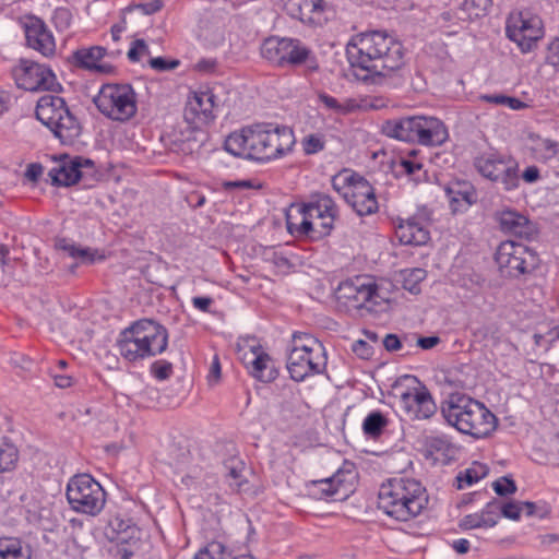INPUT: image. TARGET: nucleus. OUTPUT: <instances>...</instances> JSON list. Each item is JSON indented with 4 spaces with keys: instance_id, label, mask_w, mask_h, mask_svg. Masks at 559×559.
<instances>
[{
    "instance_id": "obj_33",
    "label": "nucleus",
    "mask_w": 559,
    "mask_h": 559,
    "mask_svg": "<svg viewBox=\"0 0 559 559\" xmlns=\"http://www.w3.org/2000/svg\"><path fill=\"white\" fill-rule=\"evenodd\" d=\"M489 473V468L486 464L477 461L473 462L467 468L460 471L455 477L457 483V489H464L465 487L472 486L485 478Z\"/></svg>"
},
{
    "instance_id": "obj_27",
    "label": "nucleus",
    "mask_w": 559,
    "mask_h": 559,
    "mask_svg": "<svg viewBox=\"0 0 559 559\" xmlns=\"http://www.w3.org/2000/svg\"><path fill=\"white\" fill-rule=\"evenodd\" d=\"M250 357L248 353L243 354V361L249 369V372L262 382H272L277 376L278 371L269 354L263 352L260 345H252L250 347Z\"/></svg>"
},
{
    "instance_id": "obj_47",
    "label": "nucleus",
    "mask_w": 559,
    "mask_h": 559,
    "mask_svg": "<svg viewBox=\"0 0 559 559\" xmlns=\"http://www.w3.org/2000/svg\"><path fill=\"white\" fill-rule=\"evenodd\" d=\"M148 46L146 45L144 39H135L132 41L131 48L129 49L127 56L131 62H139L141 59V55H148Z\"/></svg>"
},
{
    "instance_id": "obj_8",
    "label": "nucleus",
    "mask_w": 559,
    "mask_h": 559,
    "mask_svg": "<svg viewBox=\"0 0 559 559\" xmlns=\"http://www.w3.org/2000/svg\"><path fill=\"white\" fill-rule=\"evenodd\" d=\"M35 116L62 144H73L81 135V122L60 96H41Z\"/></svg>"
},
{
    "instance_id": "obj_2",
    "label": "nucleus",
    "mask_w": 559,
    "mask_h": 559,
    "mask_svg": "<svg viewBox=\"0 0 559 559\" xmlns=\"http://www.w3.org/2000/svg\"><path fill=\"white\" fill-rule=\"evenodd\" d=\"M295 142L294 131L287 126L255 123L231 132L224 148L236 157L266 163L292 152Z\"/></svg>"
},
{
    "instance_id": "obj_5",
    "label": "nucleus",
    "mask_w": 559,
    "mask_h": 559,
    "mask_svg": "<svg viewBox=\"0 0 559 559\" xmlns=\"http://www.w3.org/2000/svg\"><path fill=\"white\" fill-rule=\"evenodd\" d=\"M297 213L298 216L287 215L288 231L296 237L319 240L331 234L338 209L330 195L317 193L308 203L298 205Z\"/></svg>"
},
{
    "instance_id": "obj_58",
    "label": "nucleus",
    "mask_w": 559,
    "mask_h": 559,
    "mask_svg": "<svg viewBox=\"0 0 559 559\" xmlns=\"http://www.w3.org/2000/svg\"><path fill=\"white\" fill-rule=\"evenodd\" d=\"M382 344L388 352H396L402 348V342L396 334H386L382 340Z\"/></svg>"
},
{
    "instance_id": "obj_6",
    "label": "nucleus",
    "mask_w": 559,
    "mask_h": 559,
    "mask_svg": "<svg viewBox=\"0 0 559 559\" xmlns=\"http://www.w3.org/2000/svg\"><path fill=\"white\" fill-rule=\"evenodd\" d=\"M381 131L389 138L424 146H440L449 139L443 121L432 116L389 119L382 123Z\"/></svg>"
},
{
    "instance_id": "obj_26",
    "label": "nucleus",
    "mask_w": 559,
    "mask_h": 559,
    "mask_svg": "<svg viewBox=\"0 0 559 559\" xmlns=\"http://www.w3.org/2000/svg\"><path fill=\"white\" fill-rule=\"evenodd\" d=\"M286 13L306 25H320L324 20V0H282Z\"/></svg>"
},
{
    "instance_id": "obj_21",
    "label": "nucleus",
    "mask_w": 559,
    "mask_h": 559,
    "mask_svg": "<svg viewBox=\"0 0 559 559\" xmlns=\"http://www.w3.org/2000/svg\"><path fill=\"white\" fill-rule=\"evenodd\" d=\"M216 96L212 91L194 92L188 98L185 107L183 117L190 124L209 123L214 120V108L216 107Z\"/></svg>"
},
{
    "instance_id": "obj_60",
    "label": "nucleus",
    "mask_w": 559,
    "mask_h": 559,
    "mask_svg": "<svg viewBox=\"0 0 559 559\" xmlns=\"http://www.w3.org/2000/svg\"><path fill=\"white\" fill-rule=\"evenodd\" d=\"M192 305L194 308L202 312H209L213 304V298L207 296H195L192 298Z\"/></svg>"
},
{
    "instance_id": "obj_61",
    "label": "nucleus",
    "mask_w": 559,
    "mask_h": 559,
    "mask_svg": "<svg viewBox=\"0 0 559 559\" xmlns=\"http://www.w3.org/2000/svg\"><path fill=\"white\" fill-rule=\"evenodd\" d=\"M217 67L216 59H201L195 63V69L202 73H212Z\"/></svg>"
},
{
    "instance_id": "obj_37",
    "label": "nucleus",
    "mask_w": 559,
    "mask_h": 559,
    "mask_svg": "<svg viewBox=\"0 0 559 559\" xmlns=\"http://www.w3.org/2000/svg\"><path fill=\"white\" fill-rule=\"evenodd\" d=\"M388 425L389 419L386 416L380 411H373L364 419L362 431L367 437L377 439L382 435Z\"/></svg>"
},
{
    "instance_id": "obj_9",
    "label": "nucleus",
    "mask_w": 559,
    "mask_h": 559,
    "mask_svg": "<svg viewBox=\"0 0 559 559\" xmlns=\"http://www.w3.org/2000/svg\"><path fill=\"white\" fill-rule=\"evenodd\" d=\"M260 52L263 59L278 68L305 66L309 72L319 70L313 51L297 38L270 36L263 40Z\"/></svg>"
},
{
    "instance_id": "obj_39",
    "label": "nucleus",
    "mask_w": 559,
    "mask_h": 559,
    "mask_svg": "<svg viewBox=\"0 0 559 559\" xmlns=\"http://www.w3.org/2000/svg\"><path fill=\"white\" fill-rule=\"evenodd\" d=\"M532 151L539 160L552 159L559 152V143L550 139L537 138L533 140Z\"/></svg>"
},
{
    "instance_id": "obj_24",
    "label": "nucleus",
    "mask_w": 559,
    "mask_h": 559,
    "mask_svg": "<svg viewBox=\"0 0 559 559\" xmlns=\"http://www.w3.org/2000/svg\"><path fill=\"white\" fill-rule=\"evenodd\" d=\"M24 32L27 47L47 58L55 56V37L43 20L38 17L29 19L25 23Z\"/></svg>"
},
{
    "instance_id": "obj_40",
    "label": "nucleus",
    "mask_w": 559,
    "mask_h": 559,
    "mask_svg": "<svg viewBox=\"0 0 559 559\" xmlns=\"http://www.w3.org/2000/svg\"><path fill=\"white\" fill-rule=\"evenodd\" d=\"M227 548L221 542L209 543L192 559H227Z\"/></svg>"
},
{
    "instance_id": "obj_28",
    "label": "nucleus",
    "mask_w": 559,
    "mask_h": 559,
    "mask_svg": "<svg viewBox=\"0 0 559 559\" xmlns=\"http://www.w3.org/2000/svg\"><path fill=\"white\" fill-rule=\"evenodd\" d=\"M343 476L342 472H337L331 477L310 481L307 484L309 495L316 499L342 500L346 498L350 488L345 486Z\"/></svg>"
},
{
    "instance_id": "obj_19",
    "label": "nucleus",
    "mask_w": 559,
    "mask_h": 559,
    "mask_svg": "<svg viewBox=\"0 0 559 559\" xmlns=\"http://www.w3.org/2000/svg\"><path fill=\"white\" fill-rule=\"evenodd\" d=\"M431 212L427 207L418 211L406 219H399L395 236L402 245L423 246L430 239L429 225Z\"/></svg>"
},
{
    "instance_id": "obj_42",
    "label": "nucleus",
    "mask_w": 559,
    "mask_h": 559,
    "mask_svg": "<svg viewBox=\"0 0 559 559\" xmlns=\"http://www.w3.org/2000/svg\"><path fill=\"white\" fill-rule=\"evenodd\" d=\"M492 0H463L461 11L465 12L468 19L484 15L491 5Z\"/></svg>"
},
{
    "instance_id": "obj_43",
    "label": "nucleus",
    "mask_w": 559,
    "mask_h": 559,
    "mask_svg": "<svg viewBox=\"0 0 559 559\" xmlns=\"http://www.w3.org/2000/svg\"><path fill=\"white\" fill-rule=\"evenodd\" d=\"M301 144L306 155H313L324 150L325 140L322 134L311 133L302 139Z\"/></svg>"
},
{
    "instance_id": "obj_44",
    "label": "nucleus",
    "mask_w": 559,
    "mask_h": 559,
    "mask_svg": "<svg viewBox=\"0 0 559 559\" xmlns=\"http://www.w3.org/2000/svg\"><path fill=\"white\" fill-rule=\"evenodd\" d=\"M417 152L412 150L407 157H403L400 160L401 171L408 176H416L423 169V164L416 159Z\"/></svg>"
},
{
    "instance_id": "obj_38",
    "label": "nucleus",
    "mask_w": 559,
    "mask_h": 559,
    "mask_svg": "<svg viewBox=\"0 0 559 559\" xmlns=\"http://www.w3.org/2000/svg\"><path fill=\"white\" fill-rule=\"evenodd\" d=\"M427 272L421 267L405 269L400 271V281L404 289L412 294L420 292V283L426 278Z\"/></svg>"
},
{
    "instance_id": "obj_55",
    "label": "nucleus",
    "mask_w": 559,
    "mask_h": 559,
    "mask_svg": "<svg viewBox=\"0 0 559 559\" xmlns=\"http://www.w3.org/2000/svg\"><path fill=\"white\" fill-rule=\"evenodd\" d=\"M164 3L163 0H148L145 2H142L138 5V8L144 13V14H154L162 10Z\"/></svg>"
},
{
    "instance_id": "obj_64",
    "label": "nucleus",
    "mask_w": 559,
    "mask_h": 559,
    "mask_svg": "<svg viewBox=\"0 0 559 559\" xmlns=\"http://www.w3.org/2000/svg\"><path fill=\"white\" fill-rule=\"evenodd\" d=\"M52 378L55 384L61 389L70 388L73 384V378L68 374H53Z\"/></svg>"
},
{
    "instance_id": "obj_11",
    "label": "nucleus",
    "mask_w": 559,
    "mask_h": 559,
    "mask_svg": "<svg viewBox=\"0 0 559 559\" xmlns=\"http://www.w3.org/2000/svg\"><path fill=\"white\" fill-rule=\"evenodd\" d=\"M332 187L359 216L378 212L379 203L373 186L361 175L343 169L332 177Z\"/></svg>"
},
{
    "instance_id": "obj_25",
    "label": "nucleus",
    "mask_w": 559,
    "mask_h": 559,
    "mask_svg": "<svg viewBox=\"0 0 559 559\" xmlns=\"http://www.w3.org/2000/svg\"><path fill=\"white\" fill-rule=\"evenodd\" d=\"M143 340V346L147 357H154L164 353L168 346L167 329L153 319H140L135 321Z\"/></svg>"
},
{
    "instance_id": "obj_45",
    "label": "nucleus",
    "mask_w": 559,
    "mask_h": 559,
    "mask_svg": "<svg viewBox=\"0 0 559 559\" xmlns=\"http://www.w3.org/2000/svg\"><path fill=\"white\" fill-rule=\"evenodd\" d=\"M492 488L495 492L500 497L513 495L518 489L515 481L508 476H502L493 481Z\"/></svg>"
},
{
    "instance_id": "obj_51",
    "label": "nucleus",
    "mask_w": 559,
    "mask_h": 559,
    "mask_svg": "<svg viewBox=\"0 0 559 559\" xmlns=\"http://www.w3.org/2000/svg\"><path fill=\"white\" fill-rule=\"evenodd\" d=\"M112 555L116 559H132L135 552L128 542H122L116 545Z\"/></svg>"
},
{
    "instance_id": "obj_1",
    "label": "nucleus",
    "mask_w": 559,
    "mask_h": 559,
    "mask_svg": "<svg viewBox=\"0 0 559 559\" xmlns=\"http://www.w3.org/2000/svg\"><path fill=\"white\" fill-rule=\"evenodd\" d=\"M346 57L357 81L380 85L404 67L405 48L385 31H368L350 37Z\"/></svg>"
},
{
    "instance_id": "obj_50",
    "label": "nucleus",
    "mask_w": 559,
    "mask_h": 559,
    "mask_svg": "<svg viewBox=\"0 0 559 559\" xmlns=\"http://www.w3.org/2000/svg\"><path fill=\"white\" fill-rule=\"evenodd\" d=\"M56 26L60 29H67L72 21L71 12L68 9L59 8L53 13Z\"/></svg>"
},
{
    "instance_id": "obj_36",
    "label": "nucleus",
    "mask_w": 559,
    "mask_h": 559,
    "mask_svg": "<svg viewBox=\"0 0 559 559\" xmlns=\"http://www.w3.org/2000/svg\"><path fill=\"white\" fill-rule=\"evenodd\" d=\"M58 247L67 252L71 258L79 259L83 263H94L97 259L104 260L105 257L103 254H98L97 250H93L91 248H82L76 246L75 243L69 242L67 239H61L58 242Z\"/></svg>"
},
{
    "instance_id": "obj_10",
    "label": "nucleus",
    "mask_w": 559,
    "mask_h": 559,
    "mask_svg": "<svg viewBox=\"0 0 559 559\" xmlns=\"http://www.w3.org/2000/svg\"><path fill=\"white\" fill-rule=\"evenodd\" d=\"M392 394L411 420H425L437 413V404L428 388L417 377L405 374L392 385Z\"/></svg>"
},
{
    "instance_id": "obj_59",
    "label": "nucleus",
    "mask_w": 559,
    "mask_h": 559,
    "mask_svg": "<svg viewBox=\"0 0 559 559\" xmlns=\"http://www.w3.org/2000/svg\"><path fill=\"white\" fill-rule=\"evenodd\" d=\"M523 179L526 183H535L540 179V173L537 166H528L524 169L520 179Z\"/></svg>"
},
{
    "instance_id": "obj_14",
    "label": "nucleus",
    "mask_w": 559,
    "mask_h": 559,
    "mask_svg": "<svg viewBox=\"0 0 559 559\" xmlns=\"http://www.w3.org/2000/svg\"><path fill=\"white\" fill-rule=\"evenodd\" d=\"M97 109L107 118L128 121L136 114V95L129 84H105L94 98Z\"/></svg>"
},
{
    "instance_id": "obj_16",
    "label": "nucleus",
    "mask_w": 559,
    "mask_h": 559,
    "mask_svg": "<svg viewBox=\"0 0 559 559\" xmlns=\"http://www.w3.org/2000/svg\"><path fill=\"white\" fill-rule=\"evenodd\" d=\"M379 297L378 285L373 277L358 275L340 283L335 290V298L340 308L345 311L368 309L377 305Z\"/></svg>"
},
{
    "instance_id": "obj_20",
    "label": "nucleus",
    "mask_w": 559,
    "mask_h": 559,
    "mask_svg": "<svg viewBox=\"0 0 559 559\" xmlns=\"http://www.w3.org/2000/svg\"><path fill=\"white\" fill-rule=\"evenodd\" d=\"M83 168L94 170V162L87 158L61 155L57 164L48 171L51 183L57 187H69L84 178Z\"/></svg>"
},
{
    "instance_id": "obj_57",
    "label": "nucleus",
    "mask_w": 559,
    "mask_h": 559,
    "mask_svg": "<svg viewBox=\"0 0 559 559\" xmlns=\"http://www.w3.org/2000/svg\"><path fill=\"white\" fill-rule=\"evenodd\" d=\"M353 352L360 358H368L371 355V346L364 340H358L353 344Z\"/></svg>"
},
{
    "instance_id": "obj_54",
    "label": "nucleus",
    "mask_w": 559,
    "mask_h": 559,
    "mask_svg": "<svg viewBox=\"0 0 559 559\" xmlns=\"http://www.w3.org/2000/svg\"><path fill=\"white\" fill-rule=\"evenodd\" d=\"M319 99L328 109H332L336 112H343L345 110L338 100L331 95L322 93L319 95Z\"/></svg>"
},
{
    "instance_id": "obj_7",
    "label": "nucleus",
    "mask_w": 559,
    "mask_h": 559,
    "mask_svg": "<svg viewBox=\"0 0 559 559\" xmlns=\"http://www.w3.org/2000/svg\"><path fill=\"white\" fill-rule=\"evenodd\" d=\"M326 352L323 344L307 333H294L287 356V370L297 382L320 374L326 368Z\"/></svg>"
},
{
    "instance_id": "obj_34",
    "label": "nucleus",
    "mask_w": 559,
    "mask_h": 559,
    "mask_svg": "<svg viewBox=\"0 0 559 559\" xmlns=\"http://www.w3.org/2000/svg\"><path fill=\"white\" fill-rule=\"evenodd\" d=\"M225 468L227 469L226 477L230 490L233 492L243 490V486L248 483L243 476L245 463L237 457H230L225 462Z\"/></svg>"
},
{
    "instance_id": "obj_35",
    "label": "nucleus",
    "mask_w": 559,
    "mask_h": 559,
    "mask_svg": "<svg viewBox=\"0 0 559 559\" xmlns=\"http://www.w3.org/2000/svg\"><path fill=\"white\" fill-rule=\"evenodd\" d=\"M447 197L451 203L452 210L457 211L456 204L464 201L467 205H472L475 202V190L466 182H456L445 188Z\"/></svg>"
},
{
    "instance_id": "obj_22",
    "label": "nucleus",
    "mask_w": 559,
    "mask_h": 559,
    "mask_svg": "<svg viewBox=\"0 0 559 559\" xmlns=\"http://www.w3.org/2000/svg\"><path fill=\"white\" fill-rule=\"evenodd\" d=\"M495 221L502 233L530 240L537 235L536 224L524 214L506 209L495 213Z\"/></svg>"
},
{
    "instance_id": "obj_4",
    "label": "nucleus",
    "mask_w": 559,
    "mask_h": 559,
    "mask_svg": "<svg viewBox=\"0 0 559 559\" xmlns=\"http://www.w3.org/2000/svg\"><path fill=\"white\" fill-rule=\"evenodd\" d=\"M441 414L450 426L475 439L486 438L497 428V417L466 394H449L441 404Z\"/></svg>"
},
{
    "instance_id": "obj_13",
    "label": "nucleus",
    "mask_w": 559,
    "mask_h": 559,
    "mask_svg": "<svg viewBox=\"0 0 559 559\" xmlns=\"http://www.w3.org/2000/svg\"><path fill=\"white\" fill-rule=\"evenodd\" d=\"M66 496L73 511L91 516L98 515L106 503V491L90 474L71 477Z\"/></svg>"
},
{
    "instance_id": "obj_49",
    "label": "nucleus",
    "mask_w": 559,
    "mask_h": 559,
    "mask_svg": "<svg viewBox=\"0 0 559 559\" xmlns=\"http://www.w3.org/2000/svg\"><path fill=\"white\" fill-rule=\"evenodd\" d=\"M522 513L521 502H507L500 504L499 515L502 514L507 519L519 520Z\"/></svg>"
},
{
    "instance_id": "obj_30",
    "label": "nucleus",
    "mask_w": 559,
    "mask_h": 559,
    "mask_svg": "<svg viewBox=\"0 0 559 559\" xmlns=\"http://www.w3.org/2000/svg\"><path fill=\"white\" fill-rule=\"evenodd\" d=\"M499 509L500 502L492 500L480 512L465 515L460 522V527L462 530L493 527L499 520Z\"/></svg>"
},
{
    "instance_id": "obj_32",
    "label": "nucleus",
    "mask_w": 559,
    "mask_h": 559,
    "mask_svg": "<svg viewBox=\"0 0 559 559\" xmlns=\"http://www.w3.org/2000/svg\"><path fill=\"white\" fill-rule=\"evenodd\" d=\"M31 547L20 538H0V559H31Z\"/></svg>"
},
{
    "instance_id": "obj_29",
    "label": "nucleus",
    "mask_w": 559,
    "mask_h": 559,
    "mask_svg": "<svg viewBox=\"0 0 559 559\" xmlns=\"http://www.w3.org/2000/svg\"><path fill=\"white\" fill-rule=\"evenodd\" d=\"M142 344L143 340L135 321L122 330L117 340L119 354L130 362L148 358Z\"/></svg>"
},
{
    "instance_id": "obj_56",
    "label": "nucleus",
    "mask_w": 559,
    "mask_h": 559,
    "mask_svg": "<svg viewBox=\"0 0 559 559\" xmlns=\"http://www.w3.org/2000/svg\"><path fill=\"white\" fill-rule=\"evenodd\" d=\"M222 188L226 191H230L234 189H252L254 185L251 180H234V181H223Z\"/></svg>"
},
{
    "instance_id": "obj_48",
    "label": "nucleus",
    "mask_w": 559,
    "mask_h": 559,
    "mask_svg": "<svg viewBox=\"0 0 559 559\" xmlns=\"http://www.w3.org/2000/svg\"><path fill=\"white\" fill-rule=\"evenodd\" d=\"M180 64V61L177 59L168 60L163 57H156L152 58L150 60V66L152 69L158 71V72H165L169 70L176 69Z\"/></svg>"
},
{
    "instance_id": "obj_63",
    "label": "nucleus",
    "mask_w": 559,
    "mask_h": 559,
    "mask_svg": "<svg viewBox=\"0 0 559 559\" xmlns=\"http://www.w3.org/2000/svg\"><path fill=\"white\" fill-rule=\"evenodd\" d=\"M440 343L439 336H423L419 337L417 344L423 349H431Z\"/></svg>"
},
{
    "instance_id": "obj_17",
    "label": "nucleus",
    "mask_w": 559,
    "mask_h": 559,
    "mask_svg": "<svg viewBox=\"0 0 559 559\" xmlns=\"http://www.w3.org/2000/svg\"><path fill=\"white\" fill-rule=\"evenodd\" d=\"M12 74L17 87L28 92L50 91L58 93L62 90L52 70L33 60L21 59L19 64L13 68Z\"/></svg>"
},
{
    "instance_id": "obj_52",
    "label": "nucleus",
    "mask_w": 559,
    "mask_h": 559,
    "mask_svg": "<svg viewBox=\"0 0 559 559\" xmlns=\"http://www.w3.org/2000/svg\"><path fill=\"white\" fill-rule=\"evenodd\" d=\"M546 60L548 64L559 69V37L549 44Z\"/></svg>"
},
{
    "instance_id": "obj_31",
    "label": "nucleus",
    "mask_w": 559,
    "mask_h": 559,
    "mask_svg": "<svg viewBox=\"0 0 559 559\" xmlns=\"http://www.w3.org/2000/svg\"><path fill=\"white\" fill-rule=\"evenodd\" d=\"M426 448L430 454H437L443 460H454L459 452V447L451 442L448 436L438 435L426 438Z\"/></svg>"
},
{
    "instance_id": "obj_41",
    "label": "nucleus",
    "mask_w": 559,
    "mask_h": 559,
    "mask_svg": "<svg viewBox=\"0 0 559 559\" xmlns=\"http://www.w3.org/2000/svg\"><path fill=\"white\" fill-rule=\"evenodd\" d=\"M19 452L10 444L0 445V474L11 472L15 468Z\"/></svg>"
},
{
    "instance_id": "obj_23",
    "label": "nucleus",
    "mask_w": 559,
    "mask_h": 559,
    "mask_svg": "<svg viewBox=\"0 0 559 559\" xmlns=\"http://www.w3.org/2000/svg\"><path fill=\"white\" fill-rule=\"evenodd\" d=\"M120 55L121 50L119 49L108 51L102 46L82 47L72 52L71 61L78 68L107 74L114 71V67L107 63H99V61L105 56L115 58Z\"/></svg>"
},
{
    "instance_id": "obj_53",
    "label": "nucleus",
    "mask_w": 559,
    "mask_h": 559,
    "mask_svg": "<svg viewBox=\"0 0 559 559\" xmlns=\"http://www.w3.org/2000/svg\"><path fill=\"white\" fill-rule=\"evenodd\" d=\"M43 171H44V167H43L41 164H39V163H31L26 167V170L24 173V177L28 181H31L33 183H36L39 180V178L41 177Z\"/></svg>"
},
{
    "instance_id": "obj_46",
    "label": "nucleus",
    "mask_w": 559,
    "mask_h": 559,
    "mask_svg": "<svg viewBox=\"0 0 559 559\" xmlns=\"http://www.w3.org/2000/svg\"><path fill=\"white\" fill-rule=\"evenodd\" d=\"M151 373L157 380H166L173 374V365L167 360H156L151 365Z\"/></svg>"
},
{
    "instance_id": "obj_18",
    "label": "nucleus",
    "mask_w": 559,
    "mask_h": 559,
    "mask_svg": "<svg viewBox=\"0 0 559 559\" xmlns=\"http://www.w3.org/2000/svg\"><path fill=\"white\" fill-rule=\"evenodd\" d=\"M506 34L522 52H528L542 37V21L528 13L513 12L507 19Z\"/></svg>"
},
{
    "instance_id": "obj_12",
    "label": "nucleus",
    "mask_w": 559,
    "mask_h": 559,
    "mask_svg": "<svg viewBox=\"0 0 559 559\" xmlns=\"http://www.w3.org/2000/svg\"><path fill=\"white\" fill-rule=\"evenodd\" d=\"M495 260L501 275L514 280L534 274L540 265L539 255L535 250L512 240L499 245Z\"/></svg>"
},
{
    "instance_id": "obj_15",
    "label": "nucleus",
    "mask_w": 559,
    "mask_h": 559,
    "mask_svg": "<svg viewBox=\"0 0 559 559\" xmlns=\"http://www.w3.org/2000/svg\"><path fill=\"white\" fill-rule=\"evenodd\" d=\"M473 165L485 179L501 185L507 192L520 186L519 163L511 156L499 153H483L474 158Z\"/></svg>"
},
{
    "instance_id": "obj_3",
    "label": "nucleus",
    "mask_w": 559,
    "mask_h": 559,
    "mask_svg": "<svg viewBox=\"0 0 559 559\" xmlns=\"http://www.w3.org/2000/svg\"><path fill=\"white\" fill-rule=\"evenodd\" d=\"M428 501L426 488L411 477L390 478L378 492V509L400 522L418 516L427 508Z\"/></svg>"
},
{
    "instance_id": "obj_62",
    "label": "nucleus",
    "mask_w": 559,
    "mask_h": 559,
    "mask_svg": "<svg viewBox=\"0 0 559 559\" xmlns=\"http://www.w3.org/2000/svg\"><path fill=\"white\" fill-rule=\"evenodd\" d=\"M219 378H221V362H219L218 356L215 355L213 357V360L211 364L207 379H209V382L212 384V383H217Z\"/></svg>"
}]
</instances>
